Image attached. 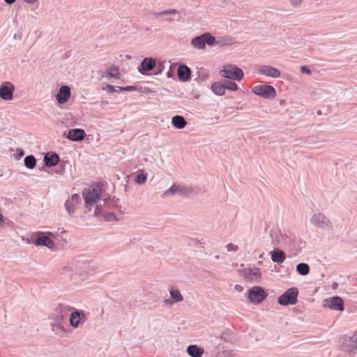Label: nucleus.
<instances>
[{"instance_id": "f257e3e1", "label": "nucleus", "mask_w": 357, "mask_h": 357, "mask_svg": "<svg viewBox=\"0 0 357 357\" xmlns=\"http://www.w3.org/2000/svg\"><path fill=\"white\" fill-rule=\"evenodd\" d=\"M82 197L85 207L89 211H91L92 208L96 205L94 216L98 217L103 211L102 204H98V202L103 198L102 188L100 185H91L84 189L82 191Z\"/></svg>"}, {"instance_id": "f03ea898", "label": "nucleus", "mask_w": 357, "mask_h": 357, "mask_svg": "<svg viewBox=\"0 0 357 357\" xmlns=\"http://www.w3.org/2000/svg\"><path fill=\"white\" fill-rule=\"evenodd\" d=\"M310 223L316 228L323 230H330L333 228V223L324 213H317L310 218Z\"/></svg>"}, {"instance_id": "7ed1b4c3", "label": "nucleus", "mask_w": 357, "mask_h": 357, "mask_svg": "<svg viewBox=\"0 0 357 357\" xmlns=\"http://www.w3.org/2000/svg\"><path fill=\"white\" fill-rule=\"evenodd\" d=\"M219 74L225 78L239 81L243 77V70L234 65H225L223 68L220 70Z\"/></svg>"}, {"instance_id": "20e7f679", "label": "nucleus", "mask_w": 357, "mask_h": 357, "mask_svg": "<svg viewBox=\"0 0 357 357\" xmlns=\"http://www.w3.org/2000/svg\"><path fill=\"white\" fill-rule=\"evenodd\" d=\"M215 38L209 33H204L200 36H196L191 40V45L197 50H204L206 44L210 46L215 45Z\"/></svg>"}, {"instance_id": "39448f33", "label": "nucleus", "mask_w": 357, "mask_h": 357, "mask_svg": "<svg viewBox=\"0 0 357 357\" xmlns=\"http://www.w3.org/2000/svg\"><path fill=\"white\" fill-rule=\"evenodd\" d=\"M298 291L297 288L292 287L288 289L278 299V302L281 305H294L297 302Z\"/></svg>"}, {"instance_id": "423d86ee", "label": "nucleus", "mask_w": 357, "mask_h": 357, "mask_svg": "<svg viewBox=\"0 0 357 357\" xmlns=\"http://www.w3.org/2000/svg\"><path fill=\"white\" fill-rule=\"evenodd\" d=\"M192 192L193 189L191 186L174 184L171 188L163 192L162 197H166L176 194H178L181 196H188L192 194Z\"/></svg>"}, {"instance_id": "0eeeda50", "label": "nucleus", "mask_w": 357, "mask_h": 357, "mask_svg": "<svg viewBox=\"0 0 357 357\" xmlns=\"http://www.w3.org/2000/svg\"><path fill=\"white\" fill-rule=\"evenodd\" d=\"M238 271L247 281L259 282L261 279V273L259 268H247Z\"/></svg>"}, {"instance_id": "6e6552de", "label": "nucleus", "mask_w": 357, "mask_h": 357, "mask_svg": "<svg viewBox=\"0 0 357 357\" xmlns=\"http://www.w3.org/2000/svg\"><path fill=\"white\" fill-rule=\"evenodd\" d=\"M252 91L255 94L266 98H273L276 96L275 89L272 86L267 84L254 86Z\"/></svg>"}, {"instance_id": "1a4fd4ad", "label": "nucleus", "mask_w": 357, "mask_h": 357, "mask_svg": "<svg viewBox=\"0 0 357 357\" xmlns=\"http://www.w3.org/2000/svg\"><path fill=\"white\" fill-rule=\"evenodd\" d=\"M266 296L267 294L264 289L259 286L251 288L248 292L250 301L255 303H260Z\"/></svg>"}, {"instance_id": "9d476101", "label": "nucleus", "mask_w": 357, "mask_h": 357, "mask_svg": "<svg viewBox=\"0 0 357 357\" xmlns=\"http://www.w3.org/2000/svg\"><path fill=\"white\" fill-rule=\"evenodd\" d=\"M85 321V314L82 310L73 308L70 313L69 322L73 328H77L82 326Z\"/></svg>"}, {"instance_id": "9b49d317", "label": "nucleus", "mask_w": 357, "mask_h": 357, "mask_svg": "<svg viewBox=\"0 0 357 357\" xmlns=\"http://www.w3.org/2000/svg\"><path fill=\"white\" fill-rule=\"evenodd\" d=\"M15 86L10 82H4L0 86V98L4 100H11L13 98Z\"/></svg>"}, {"instance_id": "f8f14e48", "label": "nucleus", "mask_w": 357, "mask_h": 357, "mask_svg": "<svg viewBox=\"0 0 357 357\" xmlns=\"http://www.w3.org/2000/svg\"><path fill=\"white\" fill-rule=\"evenodd\" d=\"M324 306L330 309L343 311V301L339 296H333L324 301Z\"/></svg>"}, {"instance_id": "ddd939ff", "label": "nucleus", "mask_w": 357, "mask_h": 357, "mask_svg": "<svg viewBox=\"0 0 357 357\" xmlns=\"http://www.w3.org/2000/svg\"><path fill=\"white\" fill-rule=\"evenodd\" d=\"M73 310V307L66 305H60L56 310V314L54 317V320L55 321L62 323L67 317L69 312Z\"/></svg>"}, {"instance_id": "4468645a", "label": "nucleus", "mask_w": 357, "mask_h": 357, "mask_svg": "<svg viewBox=\"0 0 357 357\" xmlns=\"http://www.w3.org/2000/svg\"><path fill=\"white\" fill-rule=\"evenodd\" d=\"M32 243L36 246H45L50 249L54 247V241L46 236L42 235V233L38 234V237L32 240Z\"/></svg>"}, {"instance_id": "2eb2a0df", "label": "nucleus", "mask_w": 357, "mask_h": 357, "mask_svg": "<svg viewBox=\"0 0 357 357\" xmlns=\"http://www.w3.org/2000/svg\"><path fill=\"white\" fill-rule=\"evenodd\" d=\"M155 66H156L155 59L151 57H146L142 60L138 70L142 74L145 75L146 72L153 70Z\"/></svg>"}, {"instance_id": "dca6fc26", "label": "nucleus", "mask_w": 357, "mask_h": 357, "mask_svg": "<svg viewBox=\"0 0 357 357\" xmlns=\"http://www.w3.org/2000/svg\"><path fill=\"white\" fill-rule=\"evenodd\" d=\"M70 89L67 85L61 86L56 96V99L59 104L66 103L70 97Z\"/></svg>"}, {"instance_id": "f3484780", "label": "nucleus", "mask_w": 357, "mask_h": 357, "mask_svg": "<svg viewBox=\"0 0 357 357\" xmlns=\"http://www.w3.org/2000/svg\"><path fill=\"white\" fill-rule=\"evenodd\" d=\"M258 73L260 75L268 76L273 78H278L280 76V72L279 70L267 65L261 66L258 69Z\"/></svg>"}, {"instance_id": "a211bd4d", "label": "nucleus", "mask_w": 357, "mask_h": 357, "mask_svg": "<svg viewBox=\"0 0 357 357\" xmlns=\"http://www.w3.org/2000/svg\"><path fill=\"white\" fill-rule=\"evenodd\" d=\"M86 136L84 130L80 128H75L69 130L67 138L71 141L77 142L82 140Z\"/></svg>"}, {"instance_id": "6ab92c4d", "label": "nucleus", "mask_w": 357, "mask_h": 357, "mask_svg": "<svg viewBox=\"0 0 357 357\" xmlns=\"http://www.w3.org/2000/svg\"><path fill=\"white\" fill-rule=\"evenodd\" d=\"M270 255L271 257V260L278 264H282L284 261L286 259L285 253L279 249H275L270 252Z\"/></svg>"}, {"instance_id": "aec40b11", "label": "nucleus", "mask_w": 357, "mask_h": 357, "mask_svg": "<svg viewBox=\"0 0 357 357\" xmlns=\"http://www.w3.org/2000/svg\"><path fill=\"white\" fill-rule=\"evenodd\" d=\"M191 70L186 66L181 65L178 68L177 75L179 79L182 82H186L190 79Z\"/></svg>"}, {"instance_id": "412c9836", "label": "nucleus", "mask_w": 357, "mask_h": 357, "mask_svg": "<svg viewBox=\"0 0 357 357\" xmlns=\"http://www.w3.org/2000/svg\"><path fill=\"white\" fill-rule=\"evenodd\" d=\"M52 331L59 337H64L67 334V329L63 326V324L55 321L52 324Z\"/></svg>"}, {"instance_id": "4be33fe9", "label": "nucleus", "mask_w": 357, "mask_h": 357, "mask_svg": "<svg viewBox=\"0 0 357 357\" xmlns=\"http://www.w3.org/2000/svg\"><path fill=\"white\" fill-rule=\"evenodd\" d=\"M45 164L47 167H54L59 162V157L55 153H47L44 157Z\"/></svg>"}, {"instance_id": "5701e85b", "label": "nucleus", "mask_w": 357, "mask_h": 357, "mask_svg": "<svg viewBox=\"0 0 357 357\" xmlns=\"http://www.w3.org/2000/svg\"><path fill=\"white\" fill-rule=\"evenodd\" d=\"M172 123L174 128L177 129H182L186 126L187 121L183 116L176 115L172 117Z\"/></svg>"}, {"instance_id": "b1692460", "label": "nucleus", "mask_w": 357, "mask_h": 357, "mask_svg": "<svg viewBox=\"0 0 357 357\" xmlns=\"http://www.w3.org/2000/svg\"><path fill=\"white\" fill-rule=\"evenodd\" d=\"M187 352L192 357H202L204 350L197 345H190L187 348Z\"/></svg>"}, {"instance_id": "393cba45", "label": "nucleus", "mask_w": 357, "mask_h": 357, "mask_svg": "<svg viewBox=\"0 0 357 357\" xmlns=\"http://www.w3.org/2000/svg\"><path fill=\"white\" fill-rule=\"evenodd\" d=\"M212 91L218 96H222L225 92V86H224V83L222 82H214L211 85Z\"/></svg>"}, {"instance_id": "a878e982", "label": "nucleus", "mask_w": 357, "mask_h": 357, "mask_svg": "<svg viewBox=\"0 0 357 357\" xmlns=\"http://www.w3.org/2000/svg\"><path fill=\"white\" fill-rule=\"evenodd\" d=\"M169 294L171 296L170 298L173 299V301L175 303H179L183 301V296L178 289L173 287H171L169 289Z\"/></svg>"}, {"instance_id": "bb28decb", "label": "nucleus", "mask_w": 357, "mask_h": 357, "mask_svg": "<svg viewBox=\"0 0 357 357\" xmlns=\"http://www.w3.org/2000/svg\"><path fill=\"white\" fill-rule=\"evenodd\" d=\"M108 92L109 93H119L121 91H132L135 89V86H129L126 87L116 86V88L112 85H107V86Z\"/></svg>"}, {"instance_id": "cd10ccee", "label": "nucleus", "mask_w": 357, "mask_h": 357, "mask_svg": "<svg viewBox=\"0 0 357 357\" xmlns=\"http://www.w3.org/2000/svg\"><path fill=\"white\" fill-rule=\"evenodd\" d=\"M296 271L301 275H306L310 272V267L305 263H300L296 266Z\"/></svg>"}, {"instance_id": "c85d7f7f", "label": "nucleus", "mask_w": 357, "mask_h": 357, "mask_svg": "<svg viewBox=\"0 0 357 357\" xmlns=\"http://www.w3.org/2000/svg\"><path fill=\"white\" fill-rule=\"evenodd\" d=\"M24 165L29 169H33L36 165V160L33 155H28L24 158Z\"/></svg>"}, {"instance_id": "c756f323", "label": "nucleus", "mask_w": 357, "mask_h": 357, "mask_svg": "<svg viewBox=\"0 0 357 357\" xmlns=\"http://www.w3.org/2000/svg\"><path fill=\"white\" fill-rule=\"evenodd\" d=\"M178 10H176L175 9H169V10H163L161 12L155 13L154 14V15L156 18L159 19L160 17H162L163 15H175V14H178Z\"/></svg>"}, {"instance_id": "7c9ffc66", "label": "nucleus", "mask_w": 357, "mask_h": 357, "mask_svg": "<svg viewBox=\"0 0 357 357\" xmlns=\"http://www.w3.org/2000/svg\"><path fill=\"white\" fill-rule=\"evenodd\" d=\"M103 202H104L103 206H107L110 208H112L114 206H117L118 199H115L114 198H113V199L104 198Z\"/></svg>"}, {"instance_id": "2f4dec72", "label": "nucleus", "mask_w": 357, "mask_h": 357, "mask_svg": "<svg viewBox=\"0 0 357 357\" xmlns=\"http://www.w3.org/2000/svg\"><path fill=\"white\" fill-rule=\"evenodd\" d=\"M147 179V174L142 172L141 174H138L136 178H135V182L138 184H144L146 183Z\"/></svg>"}, {"instance_id": "473e14b6", "label": "nucleus", "mask_w": 357, "mask_h": 357, "mask_svg": "<svg viewBox=\"0 0 357 357\" xmlns=\"http://www.w3.org/2000/svg\"><path fill=\"white\" fill-rule=\"evenodd\" d=\"M105 77L119 78V69L115 66L112 67L110 71L106 73Z\"/></svg>"}, {"instance_id": "72a5a7b5", "label": "nucleus", "mask_w": 357, "mask_h": 357, "mask_svg": "<svg viewBox=\"0 0 357 357\" xmlns=\"http://www.w3.org/2000/svg\"><path fill=\"white\" fill-rule=\"evenodd\" d=\"M223 83L225 86V89H227L231 91H236L238 89L237 84L233 82L225 80Z\"/></svg>"}, {"instance_id": "f704fd0d", "label": "nucleus", "mask_w": 357, "mask_h": 357, "mask_svg": "<svg viewBox=\"0 0 357 357\" xmlns=\"http://www.w3.org/2000/svg\"><path fill=\"white\" fill-rule=\"evenodd\" d=\"M65 207L69 215H72L75 210L73 208V205L70 203V200H67L65 203Z\"/></svg>"}, {"instance_id": "c9c22d12", "label": "nucleus", "mask_w": 357, "mask_h": 357, "mask_svg": "<svg viewBox=\"0 0 357 357\" xmlns=\"http://www.w3.org/2000/svg\"><path fill=\"white\" fill-rule=\"evenodd\" d=\"M350 342L352 344L353 349L357 351V332L350 337Z\"/></svg>"}, {"instance_id": "e433bc0d", "label": "nucleus", "mask_w": 357, "mask_h": 357, "mask_svg": "<svg viewBox=\"0 0 357 357\" xmlns=\"http://www.w3.org/2000/svg\"><path fill=\"white\" fill-rule=\"evenodd\" d=\"M226 248L228 252H236L238 250V247L233 243H229L227 245Z\"/></svg>"}, {"instance_id": "4c0bfd02", "label": "nucleus", "mask_w": 357, "mask_h": 357, "mask_svg": "<svg viewBox=\"0 0 357 357\" xmlns=\"http://www.w3.org/2000/svg\"><path fill=\"white\" fill-rule=\"evenodd\" d=\"M105 220L106 221L117 220L115 215L113 213H109L105 215Z\"/></svg>"}, {"instance_id": "58836bf2", "label": "nucleus", "mask_w": 357, "mask_h": 357, "mask_svg": "<svg viewBox=\"0 0 357 357\" xmlns=\"http://www.w3.org/2000/svg\"><path fill=\"white\" fill-rule=\"evenodd\" d=\"M174 303H176L174 301H173V299H172L171 298L165 299L163 301L164 305L168 306V307H172Z\"/></svg>"}, {"instance_id": "ea45409f", "label": "nucleus", "mask_w": 357, "mask_h": 357, "mask_svg": "<svg viewBox=\"0 0 357 357\" xmlns=\"http://www.w3.org/2000/svg\"><path fill=\"white\" fill-rule=\"evenodd\" d=\"M229 43L227 42V40L225 39H218V40H216L215 39V45H220V46H222V45H228Z\"/></svg>"}, {"instance_id": "a19ab883", "label": "nucleus", "mask_w": 357, "mask_h": 357, "mask_svg": "<svg viewBox=\"0 0 357 357\" xmlns=\"http://www.w3.org/2000/svg\"><path fill=\"white\" fill-rule=\"evenodd\" d=\"M80 200V197L77 194H74L71 197V199L70 200V203H78Z\"/></svg>"}, {"instance_id": "79ce46f5", "label": "nucleus", "mask_w": 357, "mask_h": 357, "mask_svg": "<svg viewBox=\"0 0 357 357\" xmlns=\"http://www.w3.org/2000/svg\"><path fill=\"white\" fill-rule=\"evenodd\" d=\"M301 72L304 74L311 75L312 71L305 66L301 67Z\"/></svg>"}, {"instance_id": "37998d69", "label": "nucleus", "mask_w": 357, "mask_h": 357, "mask_svg": "<svg viewBox=\"0 0 357 357\" xmlns=\"http://www.w3.org/2000/svg\"><path fill=\"white\" fill-rule=\"evenodd\" d=\"M157 68L158 69V73H161L162 70L164 69V62H158Z\"/></svg>"}, {"instance_id": "c03bdc74", "label": "nucleus", "mask_w": 357, "mask_h": 357, "mask_svg": "<svg viewBox=\"0 0 357 357\" xmlns=\"http://www.w3.org/2000/svg\"><path fill=\"white\" fill-rule=\"evenodd\" d=\"M17 152H18V156L16 157V159L19 160L20 158H22L24 155V153L23 150H22V149H17Z\"/></svg>"}, {"instance_id": "a18cd8bd", "label": "nucleus", "mask_w": 357, "mask_h": 357, "mask_svg": "<svg viewBox=\"0 0 357 357\" xmlns=\"http://www.w3.org/2000/svg\"><path fill=\"white\" fill-rule=\"evenodd\" d=\"M291 3L295 6H298L302 1V0H291Z\"/></svg>"}, {"instance_id": "49530a36", "label": "nucleus", "mask_w": 357, "mask_h": 357, "mask_svg": "<svg viewBox=\"0 0 357 357\" xmlns=\"http://www.w3.org/2000/svg\"><path fill=\"white\" fill-rule=\"evenodd\" d=\"M24 2L29 4H33L36 3L38 0H23Z\"/></svg>"}, {"instance_id": "de8ad7c7", "label": "nucleus", "mask_w": 357, "mask_h": 357, "mask_svg": "<svg viewBox=\"0 0 357 357\" xmlns=\"http://www.w3.org/2000/svg\"><path fill=\"white\" fill-rule=\"evenodd\" d=\"M63 272L66 273L71 272V267L70 266H65Z\"/></svg>"}, {"instance_id": "09e8293b", "label": "nucleus", "mask_w": 357, "mask_h": 357, "mask_svg": "<svg viewBox=\"0 0 357 357\" xmlns=\"http://www.w3.org/2000/svg\"><path fill=\"white\" fill-rule=\"evenodd\" d=\"M3 215L0 213V227L3 225Z\"/></svg>"}, {"instance_id": "8fccbe9b", "label": "nucleus", "mask_w": 357, "mask_h": 357, "mask_svg": "<svg viewBox=\"0 0 357 357\" xmlns=\"http://www.w3.org/2000/svg\"><path fill=\"white\" fill-rule=\"evenodd\" d=\"M167 77H169V78L172 77L173 74H172V67L170 68V70L167 72Z\"/></svg>"}, {"instance_id": "3c124183", "label": "nucleus", "mask_w": 357, "mask_h": 357, "mask_svg": "<svg viewBox=\"0 0 357 357\" xmlns=\"http://www.w3.org/2000/svg\"><path fill=\"white\" fill-rule=\"evenodd\" d=\"M5 2L9 5L13 4L16 0H4Z\"/></svg>"}, {"instance_id": "603ef678", "label": "nucleus", "mask_w": 357, "mask_h": 357, "mask_svg": "<svg viewBox=\"0 0 357 357\" xmlns=\"http://www.w3.org/2000/svg\"><path fill=\"white\" fill-rule=\"evenodd\" d=\"M162 20H163L168 21V22H172V21H174V19H173V18H172V17H165V18H163Z\"/></svg>"}, {"instance_id": "864d4df0", "label": "nucleus", "mask_w": 357, "mask_h": 357, "mask_svg": "<svg viewBox=\"0 0 357 357\" xmlns=\"http://www.w3.org/2000/svg\"><path fill=\"white\" fill-rule=\"evenodd\" d=\"M235 289L238 291H241L243 289V287L241 285L236 284L235 286Z\"/></svg>"}, {"instance_id": "5fc2aeb1", "label": "nucleus", "mask_w": 357, "mask_h": 357, "mask_svg": "<svg viewBox=\"0 0 357 357\" xmlns=\"http://www.w3.org/2000/svg\"><path fill=\"white\" fill-rule=\"evenodd\" d=\"M232 266H233L234 267H236V266H237V264H234Z\"/></svg>"}, {"instance_id": "6e6d98bb", "label": "nucleus", "mask_w": 357, "mask_h": 357, "mask_svg": "<svg viewBox=\"0 0 357 357\" xmlns=\"http://www.w3.org/2000/svg\"><path fill=\"white\" fill-rule=\"evenodd\" d=\"M69 276L72 278V277H73V275L70 273H69Z\"/></svg>"}]
</instances>
